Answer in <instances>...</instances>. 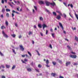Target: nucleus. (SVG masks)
I'll return each mask as SVG.
<instances>
[{
  "label": "nucleus",
  "mask_w": 78,
  "mask_h": 78,
  "mask_svg": "<svg viewBox=\"0 0 78 78\" xmlns=\"http://www.w3.org/2000/svg\"><path fill=\"white\" fill-rule=\"evenodd\" d=\"M26 69H27V70L28 71V72H31L32 70L31 68L30 67L27 66L26 67Z\"/></svg>",
  "instance_id": "nucleus-1"
},
{
  "label": "nucleus",
  "mask_w": 78,
  "mask_h": 78,
  "mask_svg": "<svg viewBox=\"0 0 78 78\" xmlns=\"http://www.w3.org/2000/svg\"><path fill=\"white\" fill-rule=\"evenodd\" d=\"M70 57L72 58H74L75 59V58H76V57H77V56H76V55H70Z\"/></svg>",
  "instance_id": "nucleus-2"
},
{
  "label": "nucleus",
  "mask_w": 78,
  "mask_h": 78,
  "mask_svg": "<svg viewBox=\"0 0 78 78\" xmlns=\"http://www.w3.org/2000/svg\"><path fill=\"white\" fill-rule=\"evenodd\" d=\"M2 33L3 36L6 37V38H8V36L5 33L4 31H2Z\"/></svg>",
  "instance_id": "nucleus-3"
},
{
  "label": "nucleus",
  "mask_w": 78,
  "mask_h": 78,
  "mask_svg": "<svg viewBox=\"0 0 78 78\" xmlns=\"http://www.w3.org/2000/svg\"><path fill=\"white\" fill-rule=\"evenodd\" d=\"M59 25L60 27L61 28L62 30H64V27H63V26H62V24L61 23H59Z\"/></svg>",
  "instance_id": "nucleus-4"
},
{
  "label": "nucleus",
  "mask_w": 78,
  "mask_h": 78,
  "mask_svg": "<svg viewBox=\"0 0 78 78\" xmlns=\"http://www.w3.org/2000/svg\"><path fill=\"white\" fill-rule=\"evenodd\" d=\"M42 26L43 27V29H44V28H47V27H48L47 26V25L45 24H43L42 25Z\"/></svg>",
  "instance_id": "nucleus-5"
},
{
  "label": "nucleus",
  "mask_w": 78,
  "mask_h": 78,
  "mask_svg": "<svg viewBox=\"0 0 78 78\" xmlns=\"http://www.w3.org/2000/svg\"><path fill=\"white\" fill-rule=\"evenodd\" d=\"M45 3L47 6H48L50 5V3L46 1Z\"/></svg>",
  "instance_id": "nucleus-6"
},
{
  "label": "nucleus",
  "mask_w": 78,
  "mask_h": 78,
  "mask_svg": "<svg viewBox=\"0 0 78 78\" xmlns=\"http://www.w3.org/2000/svg\"><path fill=\"white\" fill-rule=\"evenodd\" d=\"M71 64V62H66V66H69V64Z\"/></svg>",
  "instance_id": "nucleus-7"
},
{
  "label": "nucleus",
  "mask_w": 78,
  "mask_h": 78,
  "mask_svg": "<svg viewBox=\"0 0 78 78\" xmlns=\"http://www.w3.org/2000/svg\"><path fill=\"white\" fill-rule=\"evenodd\" d=\"M50 5H51L52 6H55V5H56V4L55 3V2H53V3H50Z\"/></svg>",
  "instance_id": "nucleus-8"
},
{
  "label": "nucleus",
  "mask_w": 78,
  "mask_h": 78,
  "mask_svg": "<svg viewBox=\"0 0 78 78\" xmlns=\"http://www.w3.org/2000/svg\"><path fill=\"white\" fill-rule=\"evenodd\" d=\"M56 12H57L58 13V14H59V15H60L61 16H62V14L61 12L58 11V10H56Z\"/></svg>",
  "instance_id": "nucleus-9"
},
{
  "label": "nucleus",
  "mask_w": 78,
  "mask_h": 78,
  "mask_svg": "<svg viewBox=\"0 0 78 78\" xmlns=\"http://www.w3.org/2000/svg\"><path fill=\"white\" fill-rule=\"evenodd\" d=\"M56 19H58V20H59L60 19H61V16L59 15H58L57 16V17H56Z\"/></svg>",
  "instance_id": "nucleus-10"
},
{
  "label": "nucleus",
  "mask_w": 78,
  "mask_h": 78,
  "mask_svg": "<svg viewBox=\"0 0 78 78\" xmlns=\"http://www.w3.org/2000/svg\"><path fill=\"white\" fill-rule=\"evenodd\" d=\"M20 47L21 48V50L22 51H23V50H24V48L23 47V46H22V45H20Z\"/></svg>",
  "instance_id": "nucleus-11"
},
{
  "label": "nucleus",
  "mask_w": 78,
  "mask_h": 78,
  "mask_svg": "<svg viewBox=\"0 0 78 78\" xmlns=\"http://www.w3.org/2000/svg\"><path fill=\"white\" fill-rule=\"evenodd\" d=\"M5 29V28H6V27H5L4 26H1V29L2 30H3V29Z\"/></svg>",
  "instance_id": "nucleus-12"
},
{
  "label": "nucleus",
  "mask_w": 78,
  "mask_h": 78,
  "mask_svg": "<svg viewBox=\"0 0 78 78\" xmlns=\"http://www.w3.org/2000/svg\"><path fill=\"white\" fill-rule=\"evenodd\" d=\"M38 2H39V4H44V2L41 1H39Z\"/></svg>",
  "instance_id": "nucleus-13"
},
{
  "label": "nucleus",
  "mask_w": 78,
  "mask_h": 78,
  "mask_svg": "<svg viewBox=\"0 0 78 78\" xmlns=\"http://www.w3.org/2000/svg\"><path fill=\"white\" fill-rule=\"evenodd\" d=\"M51 75L52 76H54V77H55V75H56V74H55V73H52L51 74Z\"/></svg>",
  "instance_id": "nucleus-14"
},
{
  "label": "nucleus",
  "mask_w": 78,
  "mask_h": 78,
  "mask_svg": "<svg viewBox=\"0 0 78 78\" xmlns=\"http://www.w3.org/2000/svg\"><path fill=\"white\" fill-rule=\"evenodd\" d=\"M52 63L53 65V66H56V62H52Z\"/></svg>",
  "instance_id": "nucleus-15"
},
{
  "label": "nucleus",
  "mask_w": 78,
  "mask_h": 78,
  "mask_svg": "<svg viewBox=\"0 0 78 78\" xmlns=\"http://www.w3.org/2000/svg\"><path fill=\"white\" fill-rule=\"evenodd\" d=\"M46 64H49V61L48 59H47L46 61Z\"/></svg>",
  "instance_id": "nucleus-16"
},
{
  "label": "nucleus",
  "mask_w": 78,
  "mask_h": 78,
  "mask_svg": "<svg viewBox=\"0 0 78 78\" xmlns=\"http://www.w3.org/2000/svg\"><path fill=\"white\" fill-rule=\"evenodd\" d=\"M15 68H16V65H13L12 69V70H14Z\"/></svg>",
  "instance_id": "nucleus-17"
},
{
  "label": "nucleus",
  "mask_w": 78,
  "mask_h": 78,
  "mask_svg": "<svg viewBox=\"0 0 78 78\" xmlns=\"http://www.w3.org/2000/svg\"><path fill=\"white\" fill-rule=\"evenodd\" d=\"M53 14L54 16H57V15H56V13L55 12H53Z\"/></svg>",
  "instance_id": "nucleus-18"
},
{
  "label": "nucleus",
  "mask_w": 78,
  "mask_h": 78,
  "mask_svg": "<svg viewBox=\"0 0 78 78\" xmlns=\"http://www.w3.org/2000/svg\"><path fill=\"white\" fill-rule=\"evenodd\" d=\"M5 23L6 26H8V21H6Z\"/></svg>",
  "instance_id": "nucleus-19"
},
{
  "label": "nucleus",
  "mask_w": 78,
  "mask_h": 78,
  "mask_svg": "<svg viewBox=\"0 0 78 78\" xmlns=\"http://www.w3.org/2000/svg\"><path fill=\"white\" fill-rule=\"evenodd\" d=\"M12 12L13 13H14V12H15V13H16V14H19V12H16L15 11L13 10L12 11Z\"/></svg>",
  "instance_id": "nucleus-20"
},
{
  "label": "nucleus",
  "mask_w": 78,
  "mask_h": 78,
  "mask_svg": "<svg viewBox=\"0 0 78 78\" xmlns=\"http://www.w3.org/2000/svg\"><path fill=\"white\" fill-rule=\"evenodd\" d=\"M46 11L47 12H48V14H50V11L47 10V9H46Z\"/></svg>",
  "instance_id": "nucleus-21"
},
{
  "label": "nucleus",
  "mask_w": 78,
  "mask_h": 78,
  "mask_svg": "<svg viewBox=\"0 0 78 78\" xmlns=\"http://www.w3.org/2000/svg\"><path fill=\"white\" fill-rule=\"evenodd\" d=\"M12 50L13 51V52L14 53V54L16 55V52H15V50H14V49H12Z\"/></svg>",
  "instance_id": "nucleus-22"
},
{
  "label": "nucleus",
  "mask_w": 78,
  "mask_h": 78,
  "mask_svg": "<svg viewBox=\"0 0 78 78\" xmlns=\"http://www.w3.org/2000/svg\"><path fill=\"white\" fill-rule=\"evenodd\" d=\"M67 47L68 48V49H69V50H71V49H72L70 46L69 45L67 46Z\"/></svg>",
  "instance_id": "nucleus-23"
},
{
  "label": "nucleus",
  "mask_w": 78,
  "mask_h": 78,
  "mask_svg": "<svg viewBox=\"0 0 78 78\" xmlns=\"http://www.w3.org/2000/svg\"><path fill=\"white\" fill-rule=\"evenodd\" d=\"M44 20V19H43V18H42V17H40V20L42 21V20Z\"/></svg>",
  "instance_id": "nucleus-24"
},
{
  "label": "nucleus",
  "mask_w": 78,
  "mask_h": 78,
  "mask_svg": "<svg viewBox=\"0 0 78 78\" xmlns=\"http://www.w3.org/2000/svg\"><path fill=\"white\" fill-rule=\"evenodd\" d=\"M6 67L7 69H9V67H10V66H9V65H6Z\"/></svg>",
  "instance_id": "nucleus-25"
},
{
  "label": "nucleus",
  "mask_w": 78,
  "mask_h": 78,
  "mask_svg": "<svg viewBox=\"0 0 78 78\" xmlns=\"http://www.w3.org/2000/svg\"><path fill=\"white\" fill-rule=\"evenodd\" d=\"M38 67L39 68H41L42 67V65H41V64H39L38 66Z\"/></svg>",
  "instance_id": "nucleus-26"
},
{
  "label": "nucleus",
  "mask_w": 78,
  "mask_h": 78,
  "mask_svg": "<svg viewBox=\"0 0 78 78\" xmlns=\"http://www.w3.org/2000/svg\"><path fill=\"white\" fill-rule=\"evenodd\" d=\"M38 27L39 28H42V26H41V24H38Z\"/></svg>",
  "instance_id": "nucleus-27"
},
{
  "label": "nucleus",
  "mask_w": 78,
  "mask_h": 78,
  "mask_svg": "<svg viewBox=\"0 0 78 78\" xmlns=\"http://www.w3.org/2000/svg\"><path fill=\"white\" fill-rule=\"evenodd\" d=\"M6 11L7 12H10V9H6Z\"/></svg>",
  "instance_id": "nucleus-28"
},
{
  "label": "nucleus",
  "mask_w": 78,
  "mask_h": 78,
  "mask_svg": "<svg viewBox=\"0 0 78 78\" xmlns=\"http://www.w3.org/2000/svg\"><path fill=\"white\" fill-rule=\"evenodd\" d=\"M5 11V9H2V12H3V13Z\"/></svg>",
  "instance_id": "nucleus-29"
},
{
  "label": "nucleus",
  "mask_w": 78,
  "mask_h": 78,
  "mask_svg": "<svg viewBox=\"0 0 78 78\" xmlns=\"http://www.w3.org/2000/svg\"><path fill=\"white\" fill-rule=\"evenodd\" d=\"M75 16L77 19L78 20V15L77 14H76V13H75Z\"/></svg>",
  "instance_id": "nucleus-30"
},
{
  "label": "nucleus",
  "mask_w": 78,
  "mask_h": 78,
  "mask_svg": "<svg viewBox=\"0 0 78 78\" xmlns=\"http://www.w3.org/2000/svg\"><path fill=\"white\" fill-rule=\"evenodd\" d=\"M11 36H12V37H16V35H15L14 34H12Z\"/></svg>",
  "instance_id": "nucleus-31"
},
{
  "label": "nucleus",
  "mask_w": 78,
  "mask_h": 78,
  "mask_svg": "<svg viewBox=\"0 0 78 78\" xmlns=\"http://www.w3.org/2000/svg\"><path fill=\"white\" fill-rule=\"evenodd\" d=\"M36 51V52H37L38 54V56H40V55H41V54H39V51Z\"/></svg>",
  "instance_id": "nucleus-32"
},
{
  "label": "nucleus",
  "mask_w": 78,
  "mask_h": 78,
  "mask_svg": "<svg viewBox=\"0 0 78 78\" xmlns=\"http://www.w3.org/2000/svg\"><path fill=\"white\" fill-rule=\"evenodd\" d=\"M57 60H58L60 64H62V61H61V60H59V59H58Z\"/></svg>",
  "instance_id": "nucleus-33"
},
{
  "label": "nucleus",
  "mask_w": 78,
  "mask_h": 78,
  "mask_svg": "<svg viewBox=\"0 0 78 78\" xmlns=\"http://www.w3.org/2000/svg\"><path fill=\"white\" fill-rule=\"evenodd\" d=\"M34 8L36 10V11H37V7L36 6H34Z\"/></svg>",
  "instance_id": "nucleus-34"
},
{
  "label": "nucleus",
  "mask_w": 78,
  "mask_h": 78,
  "mask_svg": "<svg viewBox=\"0 0 78 78\" xmlns=\"http://www.w3.org/2000/svg\"><path fill=\"white\" fill-rule=\"evenodd\" d=\"M9 13H7L6 14V16H7V17H9Z\"/></svg>",
  "instance_id": "nucleus-35"
},
{
  "label": "nucleus",
  "mask_w": 78,
  "mask_h": 78,
  "mask_svg": "<svg viewBox=\"0 0 78 78\" xmlns=\"http://www.w3.org/2000/svg\"><path fill=\"white\" fill-rule=\"evenodd\" d=\"M28 54H29V55H30V56H32L31 54V53H30V52L28 51Z\"/></svg>",
  "instance_id": "nucleus-36"
},
{
  "label": "nucleus",
  "mask_w": 78,
  "mask_h": 78,
  "mask_svg": "<svg viewBox=\"0 0 78 78\" xmlns=\"http://www.w3.org/2000/svg\"><path fill=\"white\" fill-rule=\"evenodd\" d=\"M75 37V39L77 41H78V37H76V36Z\"/></svg>",
  "instance_id": "nucleus-37"
},
{
  "label": "nucleus",
  "mask_w": 78,
  "mask_h": 78,
  "mask_svg": "<svg viewBox=\"0 0 78 78\" xmlns=\"http://www.w3.org/2000/svg\"><path fill=\"white\" fill-rule=\"evenodd\" d=\"M5 2V1H4V0H2L1 1V3L2 4H4V3Z\"/></svg>",
  "instance_id": "nucleus-38"
},
{
  "label": "nucleus",
  "mask_w": 78,
  "mask_h": 78,
  "mask_svg": "<svg viewBox=\"0 0 78 78\" xmlns=\"http://www.w3.org/2000/svg\"><path fill=\"white\" fill-rule=\"evenodd\" d=\"M71 53L72 54H73V55H75L76 54V53L75 52H73V51H72L71 52Z\"/></svg>",
  "instance_id": "nucleus-39"
},
{
  "label": "nucleus",
  "mask_w": 78,
  "mask_h": 78,
  "mask_svg": "<svg viewBox=\"0 0 78 78\" xmlns=\"http://www.w3.org/2000/svg\"><path fill=\"white\" fill-rule=\"evenodd\" d=\"M35 70H36V72H39V69H36Z\"/></svg>",
  "instance_id": "nucleus-40"
},
{
  "label": "nucleus",
  "mask_w": 78,
  "mask_h": 78,
  "mask_svg": "<svg viewBox=\"0 0 78 78\" xmlns=\"http://www.w3.org/2000/svg\"><path fill=\"white\" fill-rule=\"evenodd\" d=\"M0 55H1V56H3V54L1 52H0Z\"/></svg>",
  "instance_id": "nucleus-41"
},
{
  "label": "nucleus",
  "mask_w": 78,
  "mask_h": 78,
  "mask_svg": "<svg viewBox=\"0 0 78 78\" xmlns=\"http://www.w3.org/2000/svg\"><path fill=\"white\" fill-rule=\"evenodd\" d=\"M29 35H30V34H32V32L31 31H30L29 33L28 34Z\"/></svg>",
  "instance_id": "nucleus-42"
},
{
  "label": "nucleus",
  "mask_w": 78,
  "mask_h": 78,
  "mask_svg": "<svg viewBox=\"0 0 78 78\" xmlns=\"http://www.w3.org/2000/svg\"><path fill=\"white\" fill-rule=\"evenodd\" d=\"M52 36L54 38H55V34H52Z\"/></svg>",
  "instance_id": "nucleus-43"
},
{
  "label": "nucleus",
  "mask_w": 78,
  "mask_h": 78,
  "mask_svg": "<svg viewBox=\"0 0 78 78\" xmlns=\"http://www.w3.org/2000/svg\"><path fill=\"white\" fill-rule=\"evenodd\" d=\"M19 39H20V38H22V35H19Z\"/></svg>",
  "instance_id": "nucleus-44"
},
{
  "label": "nucleus",
  "mask_w": 78,
  "mask_h": 78,
  "mask_svg": "<svg viewBox=\"0 0 78 78\" xmlns=\"http://www.w3.org/2000/svg\"><path fill=\"white\" fill-rule=\"evenodd\" d=\"M63 16L64 17H65V18H66V14H65V13L63 14Z\"/></svg>",
  "instance_id": "nucleus-45"
},
{
  "label": "nucleus",
  "mask_w": 78,
  "mask_h": 78,
  "mask_svg": "<svg viewBox=\"0 0 78 78\" xmlns=\"http://www.w3.org/2000/svg\"><path fill=\"white\" fill-rule=\"evenodd\" d=\"M12 17H13L14 16V13H13L12 14Z\"/></svg>",
  "instance_id": "nucleus-46"
},
{
  "label": "nucleus",
  "mask_w": 78,
  "mask_h": 78,
  "mask_svg": "<svg viewBox=\"0 0 78 78\" xmlns=\"http://www.w3.org/2000/svg\"><path fill=\"white\" fill-rule=\"evenodd\" d=\"M0 17L1 18H3V17H4L3 15H1L0 16Z\"/></svg>",
  "instance_id": "nucleus-47"
},
{
  "label": "nucleus",
  "mask_w": 78,
  "mask_h": 78,
  "mask_svg": "<svg viewBox=\"0 0 78 78\" xmlns=\"http://www.w3.org/2000/svg\"><path fill=\"white\" fill-rule=\"evenodd\" d=\"M24 61H25V62H27V61H28V60H27V59L25 58L24 59Z\"/></svg>",
  "instance_id": "nucleus-48"
},
{
  "label": "nucleus",
  "mask_w": 78,
  "mask_h": 78,
  "mask_svg": "<svg viewBox=\"0 0 78 78\" xmlns=\"http://www.w3.org/2000/svg\"><path fill=\"white\" fill-rule=\"evenodd\" d=\"M49 47L50 48H52V46H51V44H50Z\"/></svg>",
  "instance_id": "nucleus-49"
},
{
  "label": "nucleus",
  "mask_w": 78,
  "mask_h": 78,
  "mask_svg": "<svg viewBox=\"0 0 78 78\" xmlns=\"http://www.w3.org/2000/svg\"><path fill=\"white\" fill-rule=\"evenodd\" d=\"M22 56L23 58H25V55H22Z\"/></svg>",
  "instance_id": "nucleus-50"
},
{
  "label": "nucleus",
  "mask_w": 78,
  "mask_h": 78,
  "mask_svg": "<svg viewBox=\"0 0 78 78\" xmlns=\"http://www.w3.org/2000/svg\"><path fill=\"white\" fill-rule=\"evenodd\" d=\"M48 64H46V66L47 67H50V66L48 65Z\"/></svg>",
  "instance_id": "nucleus-51"
},
{
  "label": "nucleus",
  "mask_w": 78,
  "mask_h": 78,
  "mask_svg": "<svg viewBox=\"0 0 78 78\" xmlns=\"http://www.w3.org/2000/svg\"><path fill=\"white\" fill-rule=\"evenodd\" d=\"M70 6L71 7V8H73V5L72 4L70 5Z\"/></svg>",
  "instance_id": "nucleus-52"
},
{
  "label": "nucleus",
  "mask_w": 78,
  "mask_h": 78,
  "mask_svg": "<svg viewBox=\"0 0 78 78\" xmlns=\"http://www.w3.org/2000/svg\"><path fill=\"white\" fill-rule=\"evenodd\" d=\"M74 66H76L77 65V63H74L73 64Z\"/></svg>",
  "instance_id": "nucleus-53"
},
{
  "label": "nucleus",
  "mask_w": 78,
  "mask_h": 78,
  "mask_svg": "<svg viewBox=\"0 0 78 78\" xmlns=\"http://www.w3.org/2000/svg\"><path fill=\"white\" fill-rule=\"evenodd\" d=\"M46 34H48V30H46Z\"/></svg>",
  "instance_id": "nucleus-54"
},
{
  "label": "nucleus",
  "mask_w": 78,
  "mask_h": 78,
  "mask_svg": "<svg viewBox=\"0 0 78 78\" xmlns=\"http://www.w3.org/2000/svg\"><path fill=\"white\" fill-rule=\"evenodd\" d=\"M59 78H64V77L61 76H60L59 77Z\"/></svg>",
  "instance_id": "nucleus-55"
},
{
  "label": "nucleus",
  "mask_w": 78,
  "mask_h": 78,
  "mask_svg": "<svg viewBox=\"0 0 78 78\" xmlns=\"http://www.w3.org/2000/svg\"><path fill=\"white\" fill-rule=\"evenodd\" d=\"M2 78H5V76H2Z\"/></svg>",
  "instance_id": "nucleus-56"
},
{
  "label": "nucleus",
  "mask_w": 78,
  "mask_h": 78,
  "mask_svg": "<svg viewBox=\"0 0 78 78\" xmlns=\"http://www.w3.org/2000/svg\"><path fill=\"white\" fill-rule=\"evenodd\" d=\"M22 61L23 62V63H25V64H26V63L24 62V61H23V60H22Z\"/></svg>",
  "instance_id": "nucleus-57"
},
{
  "label": "nucleus",
  "mask_w": 78,
  "mask_h": 78,
  "mask_svg": "<svg viewBox=\"0 0 78 78\" xmlns=\"http://www.w3.org/2000/svg\"><path fill=\"white\" fill-rule=\"evenodd\" d=\"M65 41H67L68 42H69V40L65 38Z\"/></svg>",
  "instance_id": "nucleus-58"
},
{
  "label": "nucleus",
  "mask_w": 78,
  "mask_h": 78,
  "mask_svg": "<svg viewBox=\"0 0 78 78\" xmlns=\"http://www.w3.org/2000/svg\"><path fill=\"white\" fill-rule=\"evenodd\" d=\"M50 31H51V32H53V29H51Z\"/></svg>",
  "instance_id": "nucleus-59"
},
{
  "label": "nucleus",
  "mask_w": 78,
  "mask_h": 78,
  "mask_svg": "<svg viewBox=\"0 0 78 78\" xmlns=\"http://www.w3.org/2000/svg\"><path fill=\"white\" fill-rule=\"evenodd\" d=\"M63 33H64V34H66V31L64 30L63 31Z\"/></svg>",
  "instance_id": "nucleus-60"
},
{
  "label": "nucleus",
  "mask_w": 78,
  "mask_h": 78,
  "mask_svg": "<svg viewBox=\"0 0 78 78\" xmlns=\"http://www.w3.org/2000/svg\"><path fill=\"white\" fill-rule=\"evenodd\" d=\"M15 25L16 27H17V24L16 23L15 24Z\"/></svg>",
  "instance_id": "nucleus-61"
},
{
  "label": "nucleus",
  "mask_w": 78,
  "mask_h": 78,
  "mask_svg": "<svg viewBox=\"0 0 78 78\" xmlns=\"http://www.w3.org/2000/svg\"><path fill=\"white\" fill-rule=\"evenodd\" d=\"M1 67H2V68H5V66H3V65H2Z\"/></svg>",
  "instance_id": "nucleus-62"
},
{
  "label": "nucleus",
  "mask_w": 78,
  "mask_h": 78,
  "mask_svg": "<svg viewBox=\"0 0 78 78\" xmlns=\"http://www.w3.org/2000/svg\"><path fill=\"white\" fill-rule=\"evenodd\" d=\"M25 56H26L27 58V57H28V55L27 54H26L25 55Z\"/></svg>",
  "instance_id": "nucleus-63"
},
{
  "label": "nucleus",
  "mask_w": 78,
  "mask_h": 78,
  "mask_svg": "<svg viewBox=\"0 0 78 78\" xmlns=\"http://www.w3.org/2000/svg\"><path fill=\"white\" fill-rule=\"evenodd\" d=\"M33 13H34V9H33Z\"/></svg>",
  "instance_id": "nucleus-64"
}]
</instances>
